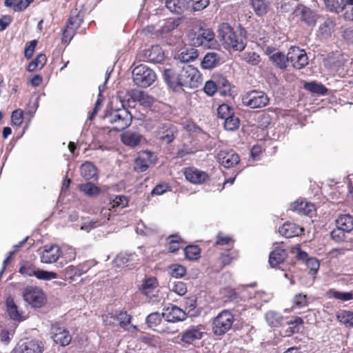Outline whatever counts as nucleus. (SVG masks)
Segmentation results:
<instances>
[{"instance_id": "f257e3e1", "label": "nucleus", "mask_w": 353, "mask_h": 353, "mask_svg": "<svg viewBox=\"0 0 353 353\" xmlns=\"http://www.w3.org/2000/svg\"><path fill=\"white\" fill-rule=\"evenodd\" d=\"M219 37L227 48L241 51L245 47V39L237 37L228 23H222L219 28Z\"/></svg>"}, {"instance_id": "f03ea898", "label": "nucleus", "mask_w": 353, "mask_h": 353, "mask_svg": "<svg viewBox=\"0 0 353 353\" xmlns=\"http://www.w3.org/2000/svg\"><path fill=\"white\" fill-rule=\"evenodd\" d=\"M234 318L232 312L223 310L212 321V331L215 336H221L227 333L234 323Z\"/></svg>"}, {"instance_id": "7ed1b4c3", "label": "nucleus", "mask_w": 353, "mask_h": 353, "mask_svg": "<svg viewBox=\"0 0 353 353\" xmlns=\"http://www.w3.org/2000/svg\"><path fill=\"white\" fill-rule=\"evenodd\" d=\"M156 79L155 72L145 65H139L132 70L133 82L139 87H149L155 81Z\"/></svg>"}, {"instance_id": "20e7f679", "label": "nucleus", "mask_w": 353, "mask_h": 353, "mask_svg": "<svg viewBox=\"0 0 353 353\" xmlns=\"http://www.w3.org/2000/svg\"><path fill=\"white\" fill-rule=\"evenodd\" d=\"M105 119L117 131L125 130L131 124V115L125 109L112 111L105 116Z\"/></svg>"}, {"instance_id": "39448f33", "label": "nucleus", "mask_w": 353, "mask_h": 353, "mask_svg": "<svg viewBox=\"0 0 353 353\" xmlns=\"http://www.w3.org/2000/svg\"><path fill=\"white\" fill-rule=\"evenodd\" d=\"M24 301L33 307H41L46 303V296L43 291L35 286H28L23 290Z\"/></svg>"}, {"instance_id": "423d86ee", "label": "nucleus", "mask_w": 353, "mask_h": 353, "mask_svg": "<svg viewBox=\"0 0 353 353\" xmlns=\"http://www.w3.org/2000/svg\"><path fill=\"white\" fill-rule=\"evenodd\" d=\"M269 98L267 94L258 90H252L242 96V103L250 108H261L268 105Z\"/></svg>"}, {"instance_id": "0eeeda50", "label": "nucleus", "mask_w": 353, "mask_h": 353, "mask_svg": "<svg viewBox=\"0 0 353 353\" xmlns=\"http://www.w3.org/2000/svg\"><path fill=\"white\" fill-rule=\"evenodd\" d=\"M19 272L26 276H36L38 279L50 281L58 277L57 273L39 270L28 262L24 263L19 269Z\"/></svg>"}, {"instance_id": "6e6552de", "label": "nucleus", "mask_w": 353, "mask_h": 353, "mask_svg": "<svg viewBox=\"0 0 353 353\" xmlns=\"http://www.w3.org/2000/svg\"><path fill=\"white\" fill-rule=\"evenodd\" d=\"M288 62L296 69H302L308 63V58L304 50L299 47H291L287 54Z\"/></svg>"}, {"instance_id": "1a4fd4ad", "label": "nucleus", "mask_w": 353, "mask_h": 353, "mask_svg": "<svg viewBox=\"0 0 353 353\" xmlns=\"http://www.w3.org/2000/svg\"><path fill=\"white\" fill-rule=\"evenodd\" d=\"M43 345L37 340L20 342L10 353H41Z\"/></svg>"}, {"instance_id": "9d476101", "label": "nucleus", "mask_w": 353, "mask_h": 353, "mask_svg": "<svg viewBox=\"0 0 353 353\" xmlns=\"http://www.w3.org/2000/svg\"><path fill=\"white\" fill-rule=\"evenodd\" d=\"M51 338L54 343L63 347L68 345L72 341L70 332L61 326H53L52 327Z\"/></svg>"}, {"instance_id": "9b49d317", "label": "nucleus", "mask_w": 353, "mask_h": 353, "mask_svg": "<svg viewBox=\"0 0 353 353\" xmlns=\"http://www.w3.org/2000/svg\"><path fill=\"white\" fill-rule=\"evenodd\" d=\"M158 283L155 278L150 277L147 279L142 285V292L149 297L150 301L153 303H159L161 301V298L158 296Z\"/></svg>"}, {"instance_id": "f8f14e48", "label": "nucleus", "mask_w": 353, "mask_h": 353, "mask_svg": "<svg viewBox=\"0 0 353 353\" xmlns=\"http://www.w3.org/2000/svg\"><path fill=\"white\" fill-rule=\"evenodd\" d=\"M183 174L188 181L195 185L202 184L207 181L209 178L206 172L194 167L185 168Z\"/></svg>"}, {"instance_id": "ddd939ff", "label": "nucleus", "mask_w": 353, "mask_h": 353, "mask_svg": "<svg viewBox=\"0 0 353 353\" xmlns=\"http://www.w3.org/2000/svg\"><path fill=\"white\" fill-rule=\"evenodd\" d=\"M154 162L155 156L152 152L148 151L140 152L135 159L134 170L140 172H144Z\"/></svg>"}, {"instance_id": "4468645a", "label": "nucleus", "mask_w": 353, "mask_h": 353, "mask_svg": "<svg viewBox=\"0 0 353 353\" xmlns=\"http://www.w3.org/2000/svg\"><path fill=\"white\" fill-rule=\"evenodd\" d=\"M216 158L219 163L227 168L234 167L240 161L239 155L233 150H220Z\"/></svg>"}, {"instance_id": "2eb2a0df", "label": "nucleus", "mask_w": 353, "mask_h": 353, "mask_svg": "<svg viewBox=\"0 0 353 353\" xmlns=\"http://www.w3.org/2000/svg\"><path fill=\"white\" fill-rule=\"evenodd\" d=\"M294 12L306 25L309 26L315 25L317 19L316 14L310 8L303 5H299L294 10Z\"/></svg>"}, {"instance_id": "dca6fc26", "label": "nucleus", "mask_w": 353, "mask_h": 353, "mask_svg": "<svg viewBox=\"0 0 353 353\" xmlns=\"http://www.w3.org/2000/svg\"><path fill=\"white\" fill-rule=\"evenodd\" d=\"M182 85H188L193 86L200 79V74L198 70L190 65L184 66L181 72Z\"/></svg>"}, {"instance_id": "f3484780", "label": "nucleus", "mask_w": 353, "mask_h": 353, "mask_svg": "<svg viewBox=\"0 0 353 353\" xmlns=\"http://www.w3.org/2000/svg\"><path fill=\"white\" fill-rule=\"evenodd\" d=\"M214 42V33L210 28H200L197 37L193 39V45L198 46L210 47Z\"/></svg>"}, {"instance_id": "a211bd4d", "label": "nucleus", "mask_w": 353, "mask_h": 353, "mask_svg": "<svg viewBox=\"0 0 353 353\" xmlns=\"http://www.w3.org/2000/svg\"><path fill=\"white\" fill-rule=\"evenodd\" d=\"M163 78L168 85L174 91H179L182 89L181 73L178 74L171 68L165 69L163 72Z\"/></svg>"}, {"instance_id": "6ab92c4d", "label": "nucleus", "mask_w": 353, "mask_h": 353, "mask_svg": "<svg viewBox=\"0 0 353 353\" xmlns=\"http://www.w3.org/2000/svg\"><path fill=\"white\" fill-rule=\"evenodd\" d=\"M61 256L60 248L57 245H46L41 253V261L44 263L56 262Z\"/></svg>"}, {"instance_id": "aec40b11", "label": "nucleus", "mask_w": 353, "mask_h": 353, "mask_svg": "<svg viewBox=\"0 0 353 353\" xmlns=\"http://www.w3.org/2000/svg\"><path fill=\"white\" fill-rule=\"evenodd\" d=\"M162 316L168 322L182 321L186 318V313L176 305L168 307L162 313Z\"/></svg>"}, {"instance_id": "412c9836", "label": "nucleus", "mask_w": 353, "mask_h": 353, "mask_svg": "<svg viewBox=\"0 0 353 353\" xmlns=\"http://www.w3.org/2000/svg\"><path fill=\"white\" fill-rule=\"evenodd\" d=\"M110 216V208H103L101 211V218L96 220H90L84 222L81 226V230L89 232L91 230L105 224Z\"/></svg>"}, {"instance_id": "4be33fe9", "label": "nucleus", "mask_w": 353, "mask_h": 353, "mask_svg": "<svg viewBox=\"0 0 353 353\" xmlns=\"http://www.w3.org/2000/svg\"><path fill=\"white\" fill-rule=\"evenodd\" d=\"M243 299H255L263 302H268L272 299V294L265 291H255L250 286L243 288L240 292Z\"/></svg>"}, {"instance_id": "5701e85b", "label": "nucleus", "mask_w": 353, "mask_h": 353, "mask_svg": "<svg viewBox=\"0 0 353 353\" xmlns=\"http://www.w3.org/2000/svg\"><path fill=\"white\" fill-rule=\"evenodd\" d=\"M176 133V128L170 123H166L159 128L157 136L159 139L170 143L174 139Z\"/></svg>"}, {"instance_id": "b1692460", "label": "nucleus", "mask_w": 353, "mask_h": 353, "mask_svg": "<svg viewBox=\"0 0 353 353\" xmlns=\"http://www.w3.org/2000/svg\"><path fill=\"white\" fill-rule=\"evenodd\" d=\"M345 61L343 56L336 52L325 58L323 64L331 70L337 71L344 64Z\"/></svg>"}, {"instance_id": "393cba45", "label": "nucleus", "mask_w": 353, "mask_h": 353, "mask_svg": "<svg viewBox=\"0 0 353 353\" xmlns=\"http://www.w3.org/2000/svg\"><path fill=\"white\" fill-rule=\"evenodd\" d=\"M203 331L198 326H192L184 331L181 334V340L185 343H192L199 340L203 336Z\"/></svg>"}, {"instance_id": "a878e982", "label": "nucleus", "mask_w": 353, "mask_h": 353, "mask_svg": "<svg viewBox=\"0 0 353 353\" xmlns=\"http://www.w3.org/2000/svg\"><path fill=\"white\" fill-rule=\"evenodd\" d=\"M290 209L299 214L310 215L315 210V207L306 201L297 200L291 204Z\"/></svg>"}, {"instance_id": "bb28decb", "label": "nucleus", "mask_w": 353, "mask_h": 353, "mask_svg": "<svg viewBox=\"0 0 353 353\" xmlns=\"http://www.w3.org/2000/svg\"><path fill=\"white\" fill-rule=\"evenodd\" d=\"M303 228L293 223H285L279 229V232L286 238H291L301 234Z\"/></svg>"}, {"instance_id": "cd10ccee", "label": "nucleus", "mask_w": 353, "mask_h": 353, "mask_svg": "<svg viewBox=\"0 0 353 353\" xmlns=\"http://www.w3.org/2000/svg\"><path fill=\"white\" fill-rule=\"evenodd\" d=\"M166 8L172 13L180 14L188 7L186 0H165Z\"/></svg>"}, {"instance_id": "c85d7f7f", "label": "nucleus", "mask_w": 353, "mask_h": 353, "mask_svg": "<svg viewBox=\"0 0 353 353\" xmlns=\"http://www.w3.org/2000/svg\"><path fill=\"white\" fill-rule=\"evenodd\" d=\"M147 60L152 63H160L164 59V53L159 46H153L145 52Z\"/></svg>"}, {"instance_id": "c756f323", "label": "nucleus", "mask_w": 353, "mask_h": 353, "mask_svg": "<svg viewBox=\"0 0 353 353\" xmlns=\"http://www.w3.org/2000/svg\"><path fill=\"white\" fill-rule=\"evenodd\" d=\"M130 96L134 101H138L140 104L146 107L150 106L153 103V98L141 90H132L130 92Z\"/></svg>"}, {"instance_id": "7c9ffc66", "label": "nucleus", "mask_w": 353, "mask_h": 353, "mask_svg": "<svg viewBox=\"0 0 353 353\" xmlns=\"http://www.w3.org/2000/svg\"><path fill=\"white\" fill-rule=\"evenodd\" d=\"M287 256L286 251L281 248H276L269 256V263L272 267H276L283 263Z\"/></svg>"}, {"instance_id": "2f4dec72", "label": "nucleus", "mask_w": 353, "mask_h": 353, "mask_svg": "<svg viewBox=\"0 0 353 353\" xmlns=\"http://www.w3.org/2000/svg\"><path fill=\"white\" fill-rule=\"evenodd\" d=\"M335 27V23L330 18L326 19L323 23L319 26L318 30V36L323 39L328 38L331 36Z\"/></svg>"}, {"instance_id": "473e14b6", "label": "nucleus", "mask_w": 353, "mask_h": 353, "mask_svg": "<svg viewBox=\"0 0 353 353\" xmlns=\"http://www.w3.org/2000/svg\"><path fill=\"white\" fill-rule=\"evenodd\" d=\"M198 57V52L194 48L182 50L175 56V59L181 63H188L194 61Z\"/></svg>"}, {"instance_id": "72a5a7b5", "label": "nucleus", "mask_w": 353, "mask_h": 353, "mask_svg": "<svg viewBox=\"0 0 353 353\" xmlns=\"http://www.w3.org/2000/svg\"><path fill=\"white\" fill-rule=\"evenodd\" d=\"M136 257L137 256L134 254H128L127 253H120L114 260V265L118 268L123 266L132 268L134 264H131L130 262L134 261V258Z\"/></svg>"}, {"instance_id": "f704fd0d", "label": "nucleus", "mask_w": 353, "mask_h": 353, "mask_svg": "<svg viewBox=\"0 0 353 353\" xmlns=\"http://www.w3.org/2000/svg\"><path fill=\"white\" fill-rule=\"evenodd\" d=\"M336 225L341 230L350 232L353 230V217L350 214L341 215L336 220Z\"/></svg>"}, {"instance_id": "c9c22d12", "label": "nucleus", "mask_w": 353, "mask_h": 353, "mask_svg": "<svg viewBox=\"0 0 353 353\" xmlns=\"http://www.w3.org/2000/svg\"><path fill=\"white\" fill-rule=\"evenodd\" d=\"M122 142L130 147H135L140 143L141 136L138 133L125 132L121 135Z\"/></svg>"}, {"instance_id": "e433bc0d", "label": "nucleus", "mask_w": 353, "mask_h": 353, "mask_svg": "<svg viewBox=\"0 0 353 353\" xmlns=\"http://www.w3.org/2000/svg\"><path fill=\"white\" fill-rule=\"evenodd\" d=\"M219 62V57L215 52H208L201 61V66L204 69H212L216 67Z\"/></svg>"}, {"instance_id": "4c0bfd02", "label": "nucleus", "mask_w": 353, "mask_h": 353, "mask_svg": "<svg viewBox=\"0 0 353 353\" xmlns=\"http://www.w3.org/2000/svg\"><path fill=\"white\" fill-rule=\"evenodd\" d=\"M270 3V0H252V8L259 16L264 15L268 12Z\"/></svg>"}, {"instance_id": "58836bf2", "label": "nucleus", "mask_w": 353, "mask_h": 353, "mask_svg": "<svg viewBox=\"0 0 353 353\" xmlns=\"http://www.w3.org/2000/svg\"><path fill=\"white\" fill-rule=\"evenodd\" d=\"M218 92L221 95H226L230 91V84L223 76L214 77Z\"/></svg>"}, {"instance_id": "ea45409f", "label": "nucleus", "mask_w": 353, "mask_h": 353, "mask_svg": "<svg viewBox=\"0 0 353 353\" xmlns=\"http://www.w3.org/2000/svg\"><path fill=\"white\" fill-rule=\"evenodd\" d=\"M7 312L10 317L13 320H21V316L13 299L9 297L6 301Z\"/></svg>"}, {"instance_id": "a19ab883", "label": "nucleus", "mask_w": 353, "mask_h": 353, "mask_svg": "<svg viewBox=\"0 0 353 353\" xmlns=\"http://www.w3.org/2000/svg\"><path fill=\"white\" fill-rule=\"evenodd\" d=\"M81 174L85 179H91L97 175V168L92 163L86 162L81 166Z\"/></svg>"}, {"instance_id": "79ce46f5", "label": "nucleus", "mask_w": 353, "mask_h": 353, "mask_svg": "<svg viewBox=\"0 0 353 353\" xmlns=\"http://www.w3.org/2000/svg\"><path fill=\"white\" fill-rule=\"evenodd\" d=\"M265 321L271 327H278L281 325L283 317L276 312L269 311L265 314Z\"/></svg>"}, {"instance_id": "37998d69", "label": "nucleus", "mask_w": 353, "mask_h": 353, "mask_svg": "<svg viewBox=\"0 0 353 353\" xmlns=\"http://www.w3.org/2000/svg\"><path fill=\"white\" fill-rule=\"evenodd\" d=\"M336 319L339 321L350 327H353V312L342 310L337 313Z\"/></svg>"}, {"instance_id": "c03bdc74", "label": "nucleus", "mask_w": 353, "mask_h": 353, "mask_svg": "<svg viewBox=\"0 0 353 353\" xmlns=\"http://www.w3.org/2000/svg\"><path fill=\"white\" fill-rule=\"evenodd\" d=\"M47 61L46 57L43 54H39L36 59L32 61L27 67L29 72H33L37 69H41Z\"/></svg>"}, {"instance_id": "a18cd8bd", "label": "nucleus", "mask_w": 353, "mask_h": 353, "mask_svg": "<svg viewBox=\"0 0 353 353\" xmlns=\"http://www.w3.org/2000/svg\"><path fill=\"white\" fill-rule=\"evenodd\" d=\"M270 60L277 65L279 68H285L287 67V63L288 59L287 55L285 56L283 52L279 51L275 52L271 55Z\"/></svg>"}, {"instance_id": "49530a36", "label": "nucleus", "mask_w": 353, "mask_h": 353, "mask_svg": "<svg viewBox=\"0 0 353 353\" xmlns=\"http://www.w3.org/2000/svg\"><path fill=\"white\" fill-rule=\"evenodd\" d=\"M79 189L85 195L89 196H95L100 193V189L90 182L80 185Z\"/></svg>"}, {"instance_id": "de8ad7c7", "label": "nucleus", "mask_w": 353, "mask_h": 353, "mask_svg": "<svg viewBox=\"0 0 353 353\" xmlns=\"http://www.w3.org/2000/svg\"><path fill=\"white\" fill-rule=\"evenodd\" d=\"M179 24V23L178 20L174 19H169L164 22L163 25L161 27V29L159 30V32L162 36H165L171 31L176 29L178 27Z\"/></svg>"}, {"instance_id": "09e8293b", "label": "nucleus", "mask_w": 353, "mask_h": 353, "mask_svg": "<svg viewBox=\"0 0 353 353\" xmlns=\"http://www.w3.org/2000/svg\"><path fill=\"white\" fill-rule=\"evenodd\" d=\"M326 8L330 11L339 13L342 11L344 0H323Z\"/></svg>"}, {"instance_id": "8fccbe9b", "label": "nucleus", "mask_w": 353, "mask_h": 353, "mask_svg": "<svg viewBox=\"0 0 353 353\" xmlns=\"http://www.w3.org/2000/svg\"><path fill=\"white\" fill-rule=\"evenodd\" d=\"M128 200L123 195L115 196L110 198V205L111 208H124L128 205Z\"/></svg>"}, {"instance_id": "3c124183", "label": "nucleus", "mask_w": 353, "mask_h": 353, "mask_svg": "<svg viewBox=\"0 0 353 353\" xmlns=\"http://www.w3.org/2000/svg\"><path fill=\"white\" fill-rule=\"evenodd\" d=\"M184 254L187 259L196 260L199 258L200 248L197 245H188L185 248Z\"/></svg>"}, {"instance_id": "603ef678", "label": "nucleus", "mask_w": 353, "mask_h": 353, "mask_svg": "<svg viewBox=\"0 0 353 353\" xmlns=\"http://www.w3.org/2000/svg\"><path fill=\"white\" fill-rule=\"evenodd\" d=\"M342 11L344 18L349 21L353 20V0H345L343 3Z\"/></svg>"}, {"instance_id": "864d4df0", "label": "nucleus", "mask_w": 353, "mask_h": 353, "mask_svg": "<svg viewBox=\"0 0 353 353\" xmlns=\"http://www.w3.org/2000/svg\"><path fill=\"white\" fill-rule=\"evenodd\" d=\"M218 117L222 120H225L228 117L232 116L234 114L233 109L231 108L228 104H222L219 105L217 109Z\"/></svg>"}, {"instance_id": "5fc2aeb1", "label": "nucleus", "mask_w": 353, "mask_h": 353, "mask_svg": "<svg viewBox=\"0 0 353 353\" xmlns=\"http://www.w3.org/2000/svg\"><path fill=\"white\" fill-rule=\"evenodd\" d=\"M169 243L168 250L170 252H175L181 247V238L177 235H170L168 238Z\"/></svg>"}, {"instance_id": "6e6d98bb", "label": "nucleus", "mask_w": 353, "mask_h": 353, "mask_svg": "<svg viewBox=\"0 0 353 353\" xmlns=\"http://www.w3.org/2000/svg\"><path fill=\"white\" fill-rule=\"evenodd\" d=\"M330 297L334 298L343 301H349L353 299V294L352 292H343L331 290L328 292Z\"/></svg>"}, {"instance_id": "4d7b16f0", "label": "nucleus", "mask_w": 353, "mask_h": 353, "mask_svg": "<svg viewBox=\"0 0 353 353\" xmlns=\"http://www.w3.org/2000/svg\"><path fill=\"white\" fill-rule=\"evenodd\" d=\"M243 59L248 63L256 65L261 61L260 56L254 52H245L242 54Z\"/></svg>"}, {"instance_id": "13d9d810", "label": "nucleus", "mask_w": 353, "mask_h": 353, "mask_svg": "<svg viewBox=\"0 0 353 353\" xmlns=\"http://www.w3.org/2000/svg\"><path fill=\"white\" fill-rule=\"evenodd\" d=\"M223 125L225 130L229 131H233L239 128V120L238 117L232 114V116L224 120Z\"/></svg>"}, {"instance_id": "bf43d9fd", "label": "nucleus", "mask_w": 353, "mask_h": 353, "mask_svg": "<svg viewBox=\"0 0 353 353\" xmlns=\"http://www.w3.org/2000/svg\"><path fill=\"white\" fill-rule=\"evenodd\" d=\"M170 290L179 296H183L187 292L186 285L182 281H174L170 283Z\"/></svg>"}, {"instance_id": "052dcab7", "label": "nucleus", "mask_w": 353, "mask_h": 353, "mask_svg": "<svg viewBox=\"0 0 353 353\" xmlns=\"http://www.w3.org/2000/svg\"><path fill=\"white\" fill-rule=\"evenodd\" d=\"M105 90V84L103 85H100L99 86V95H98V99L95 103V106L93 109V111L92 112L91 114L89 116V119L90 120H92L94 117L97 114L99 110L101 108V103L103 101V97H102L101 95V93L104 91Z\"/></svg>"}, {"instance_id": "680f3d73", "label": "nucleus", "mask_w": 353, "mask_h": 353, "mask_svg": "<svg viewBox=\"0 0 353 353\" xmlns=\"http://www.w3.org/2000/svg\"><path fill=\"white\" fill-rule=\"evenodd\" d=\"M162 314L159 312H153L149 314L146 318V323L150 327H157L161 321Z\"/></svg>"}, {"instance_id": "e2e57ef3", "label": "nucleus", "mask_w": 353, "mask_h": 353, "mask_svg": "<svg viewBox=\"0 0 353 353\" xmlns=\"http://www.w3.org/2000/svg\"><path fill=\"white\" fill-rule=\"evenodd\" d=\"M117 320L121 327H125L130 323L131 316L125 311H118Z\"/></svg>"}, {"instance_id": "0e129e2a", "label": "nucleus", "mask_w": 353, "mask_h": 353, "mask_svg": "<svg viewBox=\"0 0 353 353\" xmlns=\"http://www.w3.org/2000/svg\"><path fill=\"white\" fill-rule=\"evenodd\" d=\"M117 310L108 312L103 315V321L105 325H114L117 323Z\"/></svg>"}, {"instance_id": "69168bd1", "label": "nucleus", "mask_w": 353, "mask_h": 353, "mask_svg": "<svg viewBox=\"0 0 353 353\" xmlns=\"http://www.w3.org/2000/svg\"><path fill=\"white\" fill-rule=\"evenodd\" d=\"M170 269L171 276L174 278H181L186 273L185 268L181 265H172L170 266Z\"/></svg>"}, {"instance_id": "338daca9", "label": "nucleus", "mask_w": 353, "mask_h": 353, "mask_svg": "<svg viewBox=\"0 0 353 353\" xmlns=\"http://www.w3.org/2000/svg\"><path fill=\"white\" fill-rule=\"evenodd\" d=\"M305 88L312 92L321 94H324L327 91V89L323 85L316 83H307L305 84Z\"/></svg>"}, {"instance_id": "774afa93", "label": "nucleus", "mask_w": 353, "mask_h": 353, "mask_svg": "<svg viewBox=\"0 0 353 353\" xmlns=\"http://www.w3.org/2000/svg\"><path fill=\"white\" fill-rule=\"evenodd\" d=\"M75 12H76L71 14L67 26L77 30L81 23L82 19L79 14H75Z\"/></svg>"}]
</instances>
